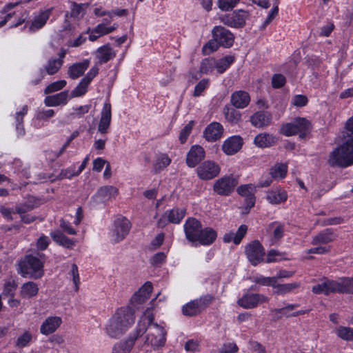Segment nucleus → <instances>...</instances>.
<instances>
[{"instance_id": "f257e3e1", "label": "nucleus", "mask_w": 353, "mask_h": 353, "mask_svg": "<svg viewBox=\"0 0 353 353\" xmlns=\"http://www.w3.org/2000/svg\"><path fill=\"white\" fill-rule=\"evenodd\" d=\"M134 311L130 306L119 308L110 319L106 332L112 338H117L123 334L134 323Z\"/></svg>"}, {"instance_id": "f03ea898", "label": "nucleus", "mask_w": 353, "mask_h": 353, "mask_svg": "<svg viewBox=\"0 0 353 353\" xmlns=\"http://www.w3.org/2000/svg\"><path fill=\"white\" fill-rule=\"evenodd\" d=\"M154 316L151 309L148 308L138 323L135 334L130 336L126 340L116 343L112 349V353H130L137 339L142 335L153 321Z\"/></svg>"}, {"instance_id": "7ed1b4c3", "label": "nucleus", "mask_w": 353, "mask_h": 353, "mask_svg": "<svg viewBox=\"0 0 353 353\" xmlns=\"http://www.w3.org/2000/svg\"><path fill=\"white\" fill-rule=\"evenodd\" d=\"M347 137L345 142L330 154L327 159L330 165L346 168L353 165V138L347 134Z\"/></svg>"}, {"instance_id": "20e7f679", "label": "nucleus", "mask_w": 353, "mask_h": 353, "mask_svg": "<svg viewBox=\"0 0 353 353\" xmlns=\"http://www.w3.org/2000/svg\"><path fill=\"white\" fill-rule=\"evenodd\" d=\"M18 273L25 278L39 279L43 275V261L38 256L26 255L19 264Z\"/></svg>"}, {"instance_id": "39448f33", "label": "nucleus", "mask_w": 353, "mask_h": 353, "mask_svg": "<svg viewBox=\"0 0 353 353\" xmlns=\"http://www.w3.org/2000/svg\"><path fill=\"white\" fill-rule=\"evenodd\" d=\"M310 122L305 118H296L294 121L281 125L280 132L286 137H290L299 133V137L303 139L309 130Z\"/></svg>"}, {"instance_id": "423d86ee", "label": "nucleus", "mask_w": 353, "mask_h": 353, "mask_svg": "<svg viewBox=\"0 0 353 353\" xmlns=\"http://www.w3.org/2000/svg\"><path fill=\"white\" fill-rule=\"evenodd\" d=\"M251 14L248 10L242 9L236 10L230 14H225L219 17V20L224 25L234 28H241L250 20Z\"/></svg>"}, {"instance_id": "0eeeda50", "label": "nucleus", "mask_w": 353, "mask_h": 353, "mask_svg": "<svg viewBox=\"0 0 353 353\" xmlns=\"http://www.w3.org/2000/svg\"><path fill=\"white\" fill-rule=\"evenodd\" d=\"M212 300L213 297L210 294L201 296L183 306L182 312L187 316L198 315L209 306Z\"/></svg>"}, {"instance_id": "6e6552de", "label": "nucleus", "mask_w": 353, "mask_h": 353, "mask_svg": "<svg viewBox=\"0 0 353 353\" xmlns=\"http://www.w3.org/2000/svg\"><path fill=\"white\" fill-rule=\"evenodd\" d=\"M186 210L183 208H174L165 211L157 221V226L163 228L168 223L179 224L184 218Z\"/></svg>"}, {"instance_id": "1a4fd4ad", "label": "nucleus", "mask_w": 353, "mask_h": 353, "mask_svg": "<svg viewBox=\"0 0 353 353\" xmlns=\"http://www.w3.org/2000/svg\"><path fill=\"white\" fill-rule=\"evenodd\" d=\"M196 174L199 179L205 181L211 180L219 175L220 166L212 161H205L196 168Z\"/></svg>"}, {"instance_id": "9d476101", "label": "nucleus", "mask_w": 353, "mask_h": 353, "mask_svg": "<svg viewBox=\"0 0 353 353\" xmlns=\"http://www.w3.org/2000/svg\"><path fill=\"white\" fill-rule=\"evenodd\" d=\"M238 184L237 178L225 176L219 179L213 185L214 191L219 195L228 196Z\"/></svg>"}, {"instance_id": "9b49d317", "label": "nucleus", "mask_w": 353, "mask_h": 353, "mask_svg": "<svg viewBox=\"0 0 353 353\" xmlns=\"http://www.w3.org/2000/svg\"><path fill=\"white\" fill-rule=\"evenodd\" d=\"M130 222L125 217L117 218L114 222V228L112 230V240L114 243L123 241L130 232Z\"/></svg>"}, {"instance_id": "f8f14e48", "label": "nucleus", "mask_w": 353, "mask_h": 353, "mask_svg": "<svg viewBox=\"0 0 353 353\" xmlns=\"http://www.w3.org/2000/svg\"><path fill=\"white\" fill-rule=\"evenodd\" d=\"M245 254L249 261L253 265H256L261 263L265 256V251L259 241H253L245 247Z\"/></svg>"}, {"instance_id": "ddd939ff", "label": "nucleus", "mask_w": 353, "mask_h": 353, "mask_svg": "<svg viewBox=\"0 0 353 353\" xmlns=\"http://www.w3.org/2000/svg\"><path fill=\"white\" fill-rule=\"evenodd\" d=\"M165 331L163 327L153 324L147 334L145 343L154 347H159L165 343Z\"/></svg>"}, {"instance_id": "4468645a", "label": "nucleus", "mask_w": 353, "mask_h": 353, "mask_svg": "<svg viewBox=\"0 0 353 353\" xmlns=\"http://www.w3.org/2000/svg\"><path fill=\"white\" fill-rule=\"evenodd\" d=\"M268 301V297L262 294L246 292L238 300L237 303L244 309H252Z\"/></svg>"}, {"instance_id": "2eb2a0df", "label": "nucleus", "mask_w": 353, "mask_h": 353, "mask_svg": "<svg viewBox=\"0 0 353 353\" xmlns=\"http://www.w3.org/2000/svg\"><path fill=\"white\" fill-rule=\"evenodd\" d=\"M186 239L192 242L196 243L201 235L202 224L195 218H188L183 225Z\"/></svg>"}, {"instance_id": "dca6fc26", "label": "nucleus", "mask_w": 353, "mask_h": 353, "mask_svg": "<svg viewBox=\"0 0 353 353\" xmlns=\"http://www.w3.org/2000/svg\"><path fill=\"white\" fill-rule=\"evenodd\" d=\"M212 37L221 46L230 48L233 45L234 37L233 34L225 28L217 26L212 31Z\"/></svg>"}, {"instance_id": "f3484780", "label": "nucleus", "mask_w": 353, "mask_h": 353, "mask_svg": "<svg viewBox=\"0 0 353 353\" xmlns=\"http://www.w3.org/2000/svg\"><path fill=\"white\" fill-rule=\"evenodd\" d=\"M52 8L46 10H40L37 12H34L32 16L31 23L28 26L30 32H34L41 29L47 23L51 13Z\"/></svg>"}, {"instance_id": "a211bd4d", "label": "nucleus", "mask_w": 353, "mask_h": 353, "mask_svg": "<svg viewBox=\"0 0 353 353\" xmlns=\"http://www.w3.org/2000/svg\"><path fill=\"white\" fill-rule=\"evenodd\" d=\"M112 121V108L108 101H106L101 112V117L98 124L97 130L101 134L109 132Z\"/></svg>"}, {"instance_id": "6ab92c4d", "label": "nucleus", "mask_w": 353, "mask_h": 353, "mask_svg": "<svg viewBox=\"0 0 353 353\" xmlns=\"http://www.w3.org/2000/svg\"><path fill=\"white\" fill-rule=\"evenodd\" d=\"M116 54V51L108 43L99 47L94 53L97 60L96 63L99 65L104 64L114 59Z\"/></svg>"}, {"instance_id": "aec40b11", "label": "nucleus", "mask_w": 353, "mask_h": 353, "mask_svg": "<svg viewBox=\"0 0 353 353\" xmlns=\"http://www.w3.org/2000/svg\"><path fill=\"white\" fill-rule=\"evenodd\" d=\"M205 157V150L203 147L192 145L188 152L186 163L190 168L195 167Z\"/></svg>"}, {"instance_id": "412c9836", "label": "nucleus", "mask_w": 353, "mask_h": 353, "mask_svg": "<svg viewBox=\"0 0 353 353\" xmlns=\"http://www.w3.org/2000/svg\"><path fill=\"white\" fill-rule=\"evenodd\" d=\"M243 139L239 136H232L227 139L222 145V150L227 155L236 153L242 147Z\"/></svg>"}, {"instance_id": "4be33fe9", "label": "nucleus", "mask_w": 353, "mask_h": 353, "mask_svg": "<svg viewBox=\"0 0 353 353\" xmlns=\"http://www.w3.org/2000/svg\"><path fill=\"white\" fill-rule=\"evenodd\" d=\"M223 133V125L218 122L210 123L203 132V137L208 141H216Z\"/></svg>"}, {"instance_id": "5701e85b", "label": "nucleus", "mask_w": 353, "mask_h": 353, "mask_svg": "<svg viewBox=\"0 0 353 353\" xmlns=\"http://www.w3.org/2000/svg\"><path fill=\"white\" fill-rule=\"evenodd\" d=\"M272 119V114L268 111H258L250 117V122L253 126L263 128L268 126Z\"/></svg>"}, {"instance_id": "b1692460", "label": "nucleus", "mask_w": 353, "mask_h": 353, "mask_svg": "<svg viewBox=\"0 0 353 353\" xmlns=\"http://www.w3.org/2000/svg\"><path fill=\"white\" fill-rule=\"evenodd\" d=\"M152 286L150 282H146L139 290L136 292L130 299L131 304L136 307L137 305L141 304L146 301L152 292Z\"/></svg>"}, {"instance_id": "393cba45", "label": "nucleus", "mask_w": 353, "mask_h": 353, "mask_svg": "<svg viewBox=\"0 0 353 353\" xmlns=\"http://www.w3.org/2000/svg\"><path fill=\"white\" fill-rule=\"evenodd\" d=\"M250 102V94L245 91H235L231 94L230 103L236 108L243 109L249 105Z\"/></svg>"}, {"instance_id": "a878e982", "label": "nucleus", "mask_w": 353, "mask_h": 353, "mask_svg": "<svg viewBox=\"0 0 353 353\" xmlns=\"http://www.w3.org/2000/svg\"><path fill=\"white\" fill-rule=\"evenodd\" d=\"M62 320L59 316L48 317L41 324L40 332L44 335H48L54 332L61 325Z\"/></svg>"}, {"instance_id": "bb28decb", "label": "nucleus", "mask_w": 353, "mask_h": 353, "mask_svg": "<svg viewBox=\"0 0 353 353\" xmlns=\"http://www.w3.org/2000/svg\"><path fill=\"white\" fill-rule=\"evenodd\" d=\"M70 98L69 92L65 90L54 95L46 97L44 99V104L48 107L65 105Z\"/></svg>"}, {"instance_id": "cd10ccee", "label": "nucleus", "mask_w": 353, "mask_h": 353, "mask_svg": "<svg viewBox=\"0 0 353 353\" xmlns=\"http://www.w3.org/2000/svg\"><path fill=\"white\" fill-rule=\"evenodd\" d=\"M336 235L331 229H326L314 236L312 240V245H329L328 244L335 240Z\"/></svg>"}, {"instance_id": "c85d7f7f", "label": "nucleus", "mask_w": 353, "mask_h": 353, "mask_svg": "<svg viewBox=\"0 0 353 353\" xmlns=\"http://www.w3.org/2000/svg\"><path fill=\"white\" fill-rule=\"evenodd\" d=\"M85 4H78L75 2H72L70 6V12H67L65 14V30H69L70 24L68 22V18L72 17L74 19H80L84 14Z\"/></svg>"}, {"instance_id": "c756f323", "label": "nucleus", "mask_w": 353, "mask_h": 353, "mask_svg": "<svg viewBox=\"0 0 353 353\" xmlns=\"http://www.w3.org/2000/svg\"><path fill=\"white\" fill-rule=\"evenodd\" d=\"M247 231V225H241L236 232H230L225 233L223 238V241L225 243L233 242L235 245H238L241 243Z\"/></svg>"}, {"instance_id": "7c9ffc66", "label": "nucleus", "mask_w": 353, "mask_h": 353, "mask_svg": "<svg viewBox=\"0 0 353 353\" xmlns=\"http://www.w3.org/2000/svg\"><path fill=\"white\" fill-rule=\"evenodd\" d=\"M231 105H225L223 109V113L225 120L231 124H237L241 120V114Z\"/></svg>"}, {"instance_id": "2f4dec72", "label": "nucleus", "mask_w": 353, "mask_h": 353, "mask_svg": "<svg viewBox=\"0 0 353 353\" xmlns=\"http://www.w3.org/2000/svg\"><path fill=\"white\" fill-rule=\"evenodd\" d=\"M90 60L85 59L82 62L76 63L69 67L68 74L69 77L75 79L81 77L89 67Z\"/></svg>"}, {"instance_id": "473e14b6", "label": "nucleus", "mask_w": 353, "mask_h": 353, "mask_svg": "<svg viewBox=\"0 0 353 353\" xmlns=\"http://www.w3.org/2000/svg\"><path fill=\"white\" fill-rule=\"evenodd\" d=\"M288 199L287 192L282 189L275 188L268 192L267 200L272 204H279L285 202Z\"/></svg>"}, {"instance_id": "72a5a7b5", "label": "nucleus", "mask_w": 353, "mask_h": 353, "mask_svg": "<svg viewBox=\"0 0 353 353\" xmlns=\"http://www.w3.org/2000/svg\"><path fill=\"white\" fill-rule=\"evenodd\" d=\"M216 236L217 234L214 229L211 228H202L197 242L203 245H209L215 241Z\"/></svg>"}, {"instance_id": "f704fd0d", "label": "nucleus", "mask_w": 353, "mask_h": 353, "mask_svg": "<svg viewBox=\"0 0 353 353\" xmlns=\"http://www.w3.org/2000/svg\"><path fill=\"white\" fill-rule=\"evenodd\" d=\"M50 236L55 243L66 248L72 249L76 245V241L69 239L60 231L52 232Z\"/></svg>"}, {"instance_id": "c9c22d12", "label": "nucleus", "mask_w": 353, "mask_h": 353, "mask_svg": "<svg viewBox=\"0 0 353 353\" xmlns=\"http://www.w3.org/2000/svg\"><path fill=\"white\" fill-rule=\"evenodd\" d=\"M276 141V137L268 133H261L255 137L254 143L259 148H268L274 145Z\"/></svg>"}, {"instance_id": "e433bc0d", "label": "nucleus", "mask_w": 353, "mask_h": 353, "mask_svg": "<svg viewBox=\"0 0 353 353\" xmlns=\"http://www.w3.org/2000/svg\"><path fill=\"white\" fill-rule=\"evenodd\" d=\"M345 279L346 277L341 278L336 281L326 279L328 294L330 293L344 294L346 291Z\"/></svg>"}, {"instance_id": "4c0bfd02", "label": "nucleus", "mask_w": 353, "mask_h": 353, "mask_svg": "<svg viewBox=\"0 0 353 353\" xmlns=\"http://www.w3.org/2000/svg\"><path fill=\"white\" fill-rule=\"evenodd\" d=\"M38 292V285L32 281H28L22 285L20 295L23 299H30L37 296Z\"/></svg>"}, {"instance_id": "58836bf2", "label": "nucleus", "mask_w": 353, "mask_h": 353, "mask_svg": "<svg viewBox=\"0 0 353 353\" xmlns=\"http://www.w3.org/2000/svg\"><path fill=\"white\" fill-rule=\"evenodd\" d=\"M118 194V190L113 186H104L99 189L96 194L100 201L105 202L111 199Z\"/></svg>"}, {"instance_id": "ea45409f", "label": "nucleus", "mask_w": 353, "mask_h": 353, "mask_svg": "<svg viewBox=\"0 0 353 353\" xmlns=\"http://www.w3.org/2000/svg\"><path fill=\"white\" fill-rule=\"evenodd\" d=\"M299 286L300 283L297 282L284 284H278L276 282L274 287V290L273 293L276 295L284 296L286 294L292 292L293 290L298 288Z\"/></svg>"}, {"instance_id": "a19ab883", "label": "nucleus", "mask_w": 353, "mask_h": 353, "mask_svg": "<svg viewBox=\"0 0 353 353\" xmlns=\"http://www.w3.org/2000/svg\"><path fill=\"white\" fill-rule=\"evenodd\" d=\"M22 3V1H19L14 3H8L6 4L1 10L0 11L1 14L6 15L3 17L2 20L0 21V26H5L8 21L10 20V19L14 16V12H8L12 9L14 8L19 4Z\"/></svg>"}, {"instance_id": "79ce46f5", "label": "nucleus", "mask_w": 353, "mask_h": 353, "mask_svg": "<svg viewBox=\"0 0 353 353\" xmlns=\"http://www.w3.org/2000/svg\"><path fill=\"white\" fill-rule=\"evenodd\" d=\"M63 63V61L61 59H56V58H52L48 60V63L45 65L44 68L48 74L52 75L59 71Z\"/></svg>"}, {"instance_id": "37998d69", "label": "nucleus", "mask_w": 353, "mask_h": 353, "mask_svg": "<svg viewBox=\"0 0 353 353\" xmlns=\"http://www.w3.org/2000/svg\"><path fill=\"white\" fill-rule=\"evenodd\" d=\"M234 57L231 55H227L223 58L216 61V68L219 73H223L225 72L229 66L234 61Z\"/></svg>"}, {"instance_id": "c03bdc74", "label": "nucleus", "mask_w": 353, "mask_h": 353, "mask_svg": "<svg viewBox=\"0 0 353 353\" xmlns=\"http://www.w3.org/2000/svg\"><path fill=\"white\" fill-rule=\"evenodd\" d=\"M171 161V159L167 154H161L157 158L154 164V169L156 172H160L168 167Z\"/></svg>"}, {"instance_id": "a18cd8bd", "label": "nucleus", "mask_w": 353, "mask_h": 353, "mask_svg": "<svg viewBox=\"0 0 353 353\" xmlns=\"http://www.w3.org/2000/svg\"><path fill=\"white\" fill-rule=\"evenodd\" d=\"M32 334L29 330H26L22 334L19 336L16 342L15 346L19 348L25 347L30 343L32 340Z\"/></svg>"}, {"instance_id": "49530a36", "label": "nucleus", "mask_w": 353, "mask_h": 353, "mask_svg": "<svg viewBox=\"0 0 353 353\" xmlns=\"http://www.w3.org/2000/svg\"><path fill=\"white\" fill-rule=\"evenodd\" d=\"M287 173V165L285 164H277L275 165L270 170V175L273 179H283Z\"/></svg>"}, {"instance_id": "de8ad7c7", "label": "nucleus", "mask_w": 353, "mask_h": 353, "mask_svg": "<svg viewBox=\"0 0 353 353\" xmlns=\"http://www.w3.org/2000/svg\"><path fill=\"white\" fill-rule=\"evenodd\" d=\"M216 61L214 59H203L200 65L199 72L201 74H208L212 72L213 69L216 68Z\"/></svg>"}, {"instance_id": "09e8293b", "label": "nucleus", "mask_w": 353, "mask_h": 353, "mask_svg": "<svg viewBox=\"0 0 353 353\" xmlns=\"http://www.w3.org/2000/svg\"><path fill=\"white\" fill-rule=\"evenodd\" d=\"M89 84L90 83L82 79L78 85L73 90H72L70 97L74 98L84 95L88 90Z\"/></svg>"}, {"instance_id": "8fccbe9b", "label": "nucleus", "mask_w": 353, "mask_h": 353, "mask_svg": "<svg viewBox=\"0 0 353 353\" xmlns=\"http://www.w3.org/2000/svg\"><path fill=\"white\" fill-rule=\"evenodd\" d=\"M252 281L263 286H271L274 288L277 282V277H265L263 276H256L252 278Z\"/></svg>"}, {"instance_id": "3c124183", "label": "nucleus", "mask_w": 353, "mask_h": 353, "mask_svg": "<svg viewBox=\"0 0 353 353\" xmlns=\"http://www.w3.org/2000/svg\"><path fill=\"white\" fill-rule=\"evenodd\" d=\"M241 0H217L218 8L223 12L232 10Z\"/></svg>"}, {"instance_id": "603ef678", "label": "nucleus", "mask_w": 353, "mask_h": 353, "mask_svg": "<svg viewBox=\"0 0 353 353\" xmlns=\"http://www.w3.org/2000/svg\"><path fill=\"white\" fill-rule=\"evenodd\" d=\"M66 81L65 80H60L49 84L44 90V93L48 94L54 92H57L63 89L65 85Z\"/></svg>"}, {"instance_id": "864d4df0", "label": "nucleus", "mask_w": 353, "mask_h": 353, "mask_svg": "<svg viewBox=\"0 0 353 353\" xmlns=\"http://www.w3.org/2000/svg\"><path fill=\"white\" fill-rule=\"evenodd\" d=\"M194 124V121H191L187 125H185L184 128L181 130L179 137V139L181 143L183 144L186 142L188 137H189L192 130Z\"/></svg>"}, {"instance_id": "5fc2aeb1", "label": "nucleus", "mask_w": 353, "mask_h": 353, "mask_svg": "<svg viewBox=\"0 0 353 353\" xmlns=\"http://www.w3.org/2000/svg\"><path fill=\"white\" fill-rule=\"evenodd\" d=\"M336 333L340 338L351 341L353 339V330L347 327H339L336 330Z\"/></svg>"}, {"instance_id": "6e6d98bb", "label": "nucleus", "mask_w": 353, "mask_h": 353, "mask_svg": "<svg viewBox=\"0 0 353 353\" xmlns=\"http://www.w3.org/2000/svg\"><path fill=\"white\" fill-rule=\"evenodd\" d=\"M209 85L210 80L208 79L201 80L194 87L193 96L198 97L202 95L203 92L209 87Z\"/></svg>"}, {"instance_id": "4d7b16f0", "label": "nucleus", "mask_w": 353, "mask_h": 353, "mask_svg": "<svg viewBox=\"0 0 353 353\" xmlns=\"http://www.w3.org/2000/svg\"><path fill=\"white\" fill-rule=\"evenodd\" d=\"M255 190V187L252 184L241 185L236 190L239 194L245 198L254 195Z\"/></svg>"}, {"instance_id": "13d9d810", "label": "nucleus", "mask_w": 353, "mask_h": 353, "mask_svg": "<svg viewBox=\"0 0 353 353\" xmlns=\"http://www.w3.org/2000/svg\"><path fill=\"white\" fill-rule=\"evenodd\" d=\"M219 46H221V44L213 38L203 47L202 51L204 54H210L217 50Z\"/></svg>"}, {"instance_id": "bf43d9fd", "label": "nucleus", "mask_w": 353, "mask_h": 353, "mask_svg": "<svg viewBox=\"0 0 353 353\" xmlns=\"http://www.w3.org/2000/svg\"><path fill=\"white\" fill-rule=\"evenodd\" d=\"M90 109V105H81L79 107L74 108L72 109V112L70 113V115L73 118H80L82 117L85 114L88 113Z\"/></svg>"}, {"instance_id": "052dcab7", "label": "nucleus", "mask_w": 353, "mask_h": 353, "mask_svg": "<svg viewBox=\"0 0 353 353\" xmlns=\"http://www.w3.org/2000/svg\"><path fill=\"white\" fill-rule=\"evenodd\" d=\"M70 274L72 277V281L74 284V290L76 292H78L79 285L80 283V278H79V272H78V267L76 264H74V263L72 264Z\"/></svg>"}, {"instance_id": "680f3d73", "label": "nucleus", "mask_w": 353, "mask_h": 353, "mask_svg": "<svg viewBox=\"0 0 353 353\" xmlns=\"http://www.w3.org/2000/svg\"><path fill=\"white\" fill-rule=\"evenodd\" d=\"M17 289V284L14 281H8L4 284L3 294L13 297Z\"/></svg>"}, {"instance_id": "e2e57ef3", "label": "nucleus", "mask_w": 353, "mask_h": 353, "mask_svg": "<svg viewBox=\"0 0 353 353\" xmlns=\"http://www.w3.org/2000/svg\"><path fill=\"white\" fill-rule=\"evenodd\" d=\"M317 247L312 248L306 251L307 254H325L330 252V245H316Z\"/></svg>"}, {"instance_id": "0e129e2a", "label": "nucleus", "mask_w": 353, "mask_h": 353, "mask_svg": "<svg viewBox=\"0 0 353 353\" xmlns=\"http://www.w3.org/2000/svg\"><path fill=\"white\" fill-rule=\"evenodd\" d=\"M239 348L234 343H226L222 345L219 348L220 353H235L238 351Z\"/></svg>"}, {"instance_id": "69168bd1", "label": "nucleus", "mask_w": 353, "mask_h": 353, "mask_svg": "<svg viewBox=\"0 0 353 353\" xmlns=\"http://www.w3.org/2000/svg\"><path fill=\"white\" fill-rule=\"evenodd\" d=\"M270 227L273 230V238L274 240L277 241L283 236L284 228L282 225L272 223Z\"/></svg>"}, {"instance_id": "338daca9", "label": "nucleus", "mask_w": 353, "mask_h": 353, "mask_svg": "<svg viewBox=\"0 0 353 353\" xmlns=\"http://www.w3.org/2000/svg\"><path fill=\"white\" fill-rule=\"evenodd\" d=\"M80 172H78V170H75L74 167L71 166L65 170L61 171L60 175L61 178L70 179L74 176H79Z\"/></svg>"}, {"instance_id": "774afa93", "label": "nucleus", "mask_w": 353, "mask_h": 353, "mask_svg": "<svg viewBox=\"0 0 353 353\" xmlns=\"http://www.w3.org/2000/svg\"><path fill=\"white\" fill-rule=\"evenodd\" d=\"M285 77L281 74H276L272 77V84L273 88H280L283 87L285 85Z\"/></svg>"}]
</instances>
